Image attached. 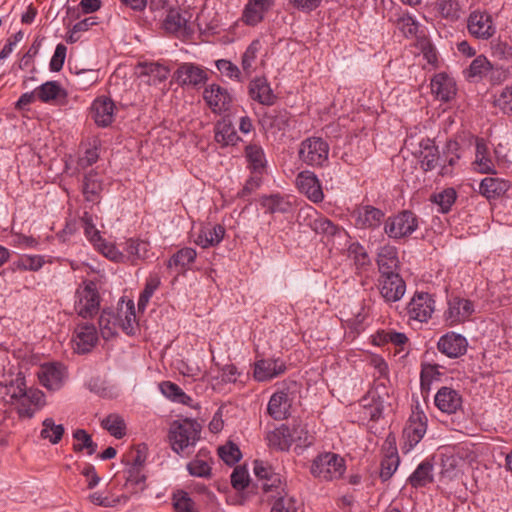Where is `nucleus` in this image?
<instances>
[{
  "instance_id": "obj_1",
  "label": "nucleus",
  "mask_w": 512,
  "mask_h": 512,
  "mask_svg": "<svg viewBox=\"0 0 512 512\" xmlns=\"http://www.w3.org/2000/svg\"><path fill=\"white\" fill-rule=\"evenodd\" d=\"M12 402L20 418H33L36 411L46 405L45 394L36 388H27L25 378L18 374L8 388Z\"/></svg>"
},
{
  "instance_id": "obj_2",
  "label": "nucleus",
  "mask_w": 512,
  "mask_h": 512,
  "mask_svg": "<svg viewBox=\"0 0 512 512\" xmlns=\"http://www.w3.org/2000/svg\"><path fill=\"white\" fill-rule=\"evenodd\" d=\"M201 425L195 420L174 421L169 430L171 448L179 455L189 454L200 439Z\"/></svg>"
},
{
  "instance_id": "obj_3",
  "label": "nucleus",
  "mask_w": 512,
  "mask_h": 512,
  "mask_svg": "<svg viewBox=\"0 0 512 512\" xmlns=\"http://www.w3.org/2000/svg\"><path fill=\"white\" fill-rule=\"evenodd\" d=\"M101 296L93 280H84L74 294V310L83 319H91L100 310Z\"/></svg>"
},
{
  "instance_id": "obj_4",
  "label": "nucleus",
  "mask_w": 512,
  "mask_h": 512,
  "mask_svg": "<svg viewBox=\"0 0 512 512\" xmlns=\"http://www.w3.org/2000/svg\"><path fill=\"white\" fill-rule=\"evenodd\" d=\"M345 469V461L341 456L333 452H325L312 461L310 472L316 478L331 481L339 479Z\"/></svg>"
},
{
  "instance_id": "obj_5",
  "label": "nucleus",
  "mask_w": 512,
  "mask_h": 512,
  "mask_svg": "<svg viewBox=\"0 0 512 512\" xmlns=\"http://www.w3.org/2000/svg\"><path fill=\"white\" fill-rule=\"evenodd\" d=\"M329 144L321 137H308L299 147V159L308 166L321 168L327 165Z\"/></svg>"
},
{
  "instance_id": "obj_6",
  "label": "nucleus",
  "mask_w": 512,
  "mask_h": 512,
  "mask_svg": "<svg viewBox=\"0 0 512 512\" xmlns=\"http://www.w3.org/2000/svg\"><path fill=\"white\" fill-rule=\"evenodd\" d=\"M419 226L418 217L410 210H403L385 220L384 231L390 238L410 236Z\"/></svg>"
},
{
  "instance_id": "obj_7",
  "label": "nucleus",
  "mask_w": 512,
  "mask_h": 512,
  "mask_svg": "<svg viewBox=\"0 0 512 512\" xmlns=\"http://www.w3.org/2000/svg\"><path fill=\"white\" fill-rule=\"evenodd\" d=\"M254 474L261 481V488L265 494H269V498L287 491L282 476L270 464L254 461Z\"/></svg>"
},
{
  "instance_id": "obj_8",
  "label": "nucleus",
  "mask_w": 512,
  "mask_h": 512,
  "mask_svg": "<svg viewBox=\"0 0 512 512\" xmlns=\"http://www.w3.org/2000/svg\"><path fill=\"white\" fill-rule=\"evenodd\" d=\"M427 429V418L423 412L413 413L403 430L404 452L412 450L424 437Z\"/></svg>"
},
{
  "instance_id": "obj_9",
  "label": "nucleus",
  "mask_w": 512,
  "mask_h": 512,
  "mask_svg": "<svg viewBox=\"0 0 512 512\" xmlns=\"http://www.w3.org/2000/svg\"><path fill=\"white\" fill-rule=\"evenodd\" d=\"M203 99L215 114L230 110L233 98L229 91L219 84H210L203 91Z\"/></svg>"
},
{
  "instance_id": "obj_10",
  "label": "nucleus",
  "mask_w": 512,
  "mask_h": 512,
  "mask_svg": "<svg viewBox=\"0 0 512 512\" xmlns=\"http://www.w3.org/2000/svg\"><path fill=\"white\" fill-rule=\"evenodd\" d=\"M352 218L356 228L374 230L384 221L385 213L372 205H361L353 211Z\"/></svg>"
},
{
  "instance_id": "obj_11",
  "label": "nucleus",
  "mask_w": 512,
  "mask_h": 512,
  "mask_svg": "<svg viewBox=\"0 0 512 512\" xmlns=\"http://www.w3.org/2000/svg\"><path fill=\"white\" fill-rule=\"evenodd\" d=\"M435 301L427 292H416L407 305V312L411 319L426 322L434 311Z\"/></svg>"
},
{
  "instance_id": "obj_12",
  "label": "nucleus",
  "mask_w": 512,
  "mask_h": 512,
  "mask_svg": "<svg viewBox=\"0 0 512 512\" xmlns=\"http://www.w3.org/2000/svg\"><path fill=\"white\" fill-rule=\"evenodd\" d=\"M468 348L467 339L456 332H447L437 342V349L448 358H459L466 354Z\"/></svg>"
},
{
  "instance_id": "obj_13",
  "label": "nucleus",
  "mask_w": 512,
  "mask_h": 512,
  "mask_svg": "<svg viewBox=\"0 0 512 512\" xmlns=\"http://www.w3.org/2000/svg\"><path fill=\"white\" fill-rule=\"evenodd\" d=\"M296 186L310 201L319 203L323 201L324 193L321 183L312 171L305 170L296 176Z\"/></svg>"
},
{
  "instance_id": "obj_14",
  "label": "nucleus",
  "mask_w": 512,
  "mask_h": 512,
  "mask_svg": "<svg viewBox=\"0 0 512 512\" xmlns=\"http://www.w3.org/2000/svg\"><path fill=\"white\" fill-rule=\"evenodd\" d=\"M468 30L479 39H488L494 35L496 28L492 16L487 12L474 11L468 18Z\"/></svg>"
},
{
  "instance_id": "obj_15",
  "label": "nucleus",
  "mask_w": 512,
  "mask_h": 512,
  "mask_svg": "<svg viewBox=\"0 0 512 512\" xmlns=\"http://www.w3.org/2000/svg\"><path fill=\"white\" fill-rule=\"evenodd\" d=\"M380 293L386 302H397L405 294L406 283L399 273L380 276Z\"/></svg>"
},
{
  "instance_id": "obj_16",
  "label": "nucleus",
  "mask_w": 512,
  "mask_h": 512,
  "mask_svg": "<svg viewBox=\"0 0 512 512\" xmlns=\"http://www.w3.org/2000/svg\"><path fill=\"white\" fill-rule=\"evenodd\" d=\"M434 403L441 412L455 414L462 409L463 400L459 391L443 386L435 394Z\"/></svg>"
},
{
  "instance_id": "obj_17",
  "label": "nucleus",
  "mask_w": 512,
  "mask_h": 512,
  "mask_svg": "<svg viewBox=\"0 0 512 512\" xmlns=\"http://www.w3.org/2000/svg\"><path fill=\"white\" fill-rule=\"evenodd\" d=\"M248 95L252 100L265 106H272L277 100L270 83L264 76L255 77L249 82Z\"/></svg>"
},
{
  "instance_id": "obj_18",
  "label": "nucleus",
  "mask_w": 512,
  "mask_h": 512,
  "mask_svg": "<svg viewBox=\"0 0 512 512\" xmlns=\"http://www.w3.org/2000/svg\"><path fill=\"white\" fill-rule=\"evenodd\" d=\"M416 154L419 158L420 166L425 172L432 171L440 166L442 158L434 140L430 138L421 139L419 151Z\"/></svg>"
},
{
  "instance_id": "obj_19",
  "label": "nucleus",
  "mask_w": 512,
  "mask_h": 512,
  "mask_svg": "<svg viewBox=\"0 0 512 512\" xmlns=\"http://www.w3.org/2000/svg\"><path fill=\"white\" fill-rule=\"evenodd\" d=\"M114 102L105 96L96 98L91 105V115L99 127H108L114 121Z\"/></svg>"
},
{
  "instance_id": "obj_20",
  "label": "nucleus",
  "mask_w": 512,
  "mask_h": 512,
  "mask_svg": "<svg viewBox=\"0 0 512 512\" xmlns=\"http://www.w3.org/2000/svg\"><path fill=\"white\" fill-rule=\"evenodd\" d=\"M448 305L445 318L450 326L464 322L474 312V304L468 299L455 297L449 301Z\"/></svg>"
},
{
  "instance_id": "obj_21",
  "label": "nucleus",
  "mask_w": 512,
  "mask_h": 512,
  "mask_svg": "<svg viewBox=\"0 0 512 512\" xmlns=\"http://www.w3.org/2000/svg\"><path fill=\"white\" fill-rule=\"evenodd\" d=\"M293 398L285 390L276 391L268 402L267 412L274 420H284L290 416Z\"/></svg>"
},
{
  "instance_id": "obj_22",
  "label": "nucleus",
  "mask_w": 512,
  "mask_h": 512,
  "mask_svg": "<svg viewBox=\"0 0 512 512\" xmlns=\"http://www.w3.org/2000/svg\"><path fill=\"white\" fill-rule=\"evenodd\" d=\"M74 341L79 353H88L98 342V333L95 325L90 323L78 324L74 330Z\"/></svg>"
},
{
  "instance_id": "obj_23",
  "label": "nucleus",
  "mask_w": 512,
  "mask_h": 512,
  "mask_svg": "<svg viewBox=\"0 0 512 512\" xmlns=\"http://www.w3.org/2000/svg\"><path fill=\"white\" fill-rule=\"evenodd\" d=\"M37 376L42 386L48 390H58L63 385L64 368L54 363L44 364L37 372Z\"/></svg>"
},
{
  "instance_id": "obj_24",
  "label": "nucleus",
  "mask_w": 512,
  "mask_h": 512,
  "mask_svg": "<svg viewBox=\"0 0 512 512\" xmlns=\"http://www.w3.org/2000/svg\"><path fill=\"white\" fill-rule=\"evenodd\" d=\"M510 188L507 180L499 177H485L479 184L478 192L488 201L503 197Z\"/></svg>"
},
{
  "instance_id": "obj_25",
  "label": "nucleus",
  "mask_w": 512,
  "mask_h": 512,
  "mask_svg": "<svg viewBox=\"0 0 512 512\" xmlns=\"http://www.w3.org/2000/svg\"><path fill=\"white\" fill-rule=\"evenodd\" d=\"M37 99L43 103L65 104L68 93L58 81H47L36 88Z\"/></svg>"
},
{
  "instance_id": "obj_26",
  "label": "nucleus",
  "mask_w": 512,
  "mask_h": 512,
  "mask_svg": "<svg viewBox=\"0 0 512 512\" xmlns=\"http://www.w3.org/2000/svg\"><path fill=\"white\" fill-rule=\"evenodd\" d=\"M376 261L380 276L398 273L399 259L396 247L391 245L380 247Z\"/></svg>"
},
{
  "instance_id": "obj_27",
  "label": "nucleus",
  "mask_w": 512,
  "mask_h": 512,
  "mask_svg": "<svg viewBox=\"0 0 512 512\" xmlns=\"http://www.w3.org/2000/svg\"><path fill=\"white\" fill-rule=\"evenodd\" d=\"M431 91L442 102H448L456 95V83L445 73L436 74L431 80Z\"/></svg>"
},
{
  "instance_id": "obj_28",
  "label": "nucleus",
  "mask_w": 512,
  "mask_h": 512,
  "mask_svg": "<svg viewBox=\"0 0 512 512\" xmlns=\"http://www.w3.org/2000/svg\"><path fill=\"white\" fill-rule=\"evenodd\" d=\"M285 364L279 359H262L254 365V378L264 382L284 373Z\"/></svg>"
},
{
  "instance_id": "obj_29",
  "label": "nucleus",
  "mask_w": 512,
  "mask_h": 512,
  "mask_svg": "<svg viewBox=\"0 0 512 512\" xmlns=\"http://www.w3.org/2000/svg\"><path fill=\"white\" fill-rule=\"evenodd\" d=\"M175 75L181 85L197 86L208 79L206 72L193 63H183L177 68Z\"/></svg>"
},
{
  "instance_id": "obj_30",
  "label": "nucleus",
  "mask_w": 512,
  "mask_h": 512,
  "mask_svg": "<svg viewBox=\"0 0 512 512\" xmlns=\"http://www.w3.org/2000/svg\"><path fill=\"white\" fill-rule=\"evenodd\" d=\"M265 439L270 448L279 451H288L295 441L293 433L290 431L289 427L284 424L269 431Z\"/></svg>"
},
{
  "instance_id": "obj_31",
  "label": "nucleus",
  "mask_w": 512,
  "mask_h": 512,
  "mask_svg": "<svg viewBox=\"0 0 512 512\" xmlns=\"http://www.w3.org/2000/svg\"><path fill=\"white\" fill-rule=\"evenodd\" d=\"M272 4L273 0H250L244 8L242 20L247 25H257L263 20L265 12L269 10Z\"/></svg>"
},
{
  "instance_id": "obj_32",
  "label": "nucleus",
  "mask_w": 512,
  "mask_h": 512,
  "mask_svg": "<svg viewBox=\"0 0 512 512\" xmlns=\"http://www.w3.org/2000/svg\"><path fill=\"white\" fill-rule=\"evenodd\" d=\"M214 138L221 146L235 145L240 140L231 120L225 117L216 122Z\"/></svg>"
},
{
  "instance_id": "obj_33",
  "label": "nucleus",
  "mask_w": 512,
  "mask_h": 512,
  "mask_svg": "<svg viewBox=\"0 0 512 512\" xmlns=\"http://www.w3.org/2000/svg\"><path fill=\"white\" fill-rule=\"evenodd\" d=\"M474 170L483 174H495V165L489 157L488 146L483 139H476Z\"/></svg>"
},
{
  "instance_id": "obj_34",
  "label": "nucleus",
  "mask_w": 512,
  "mask_h": 512,
  "mask_svg": "<svg viewBox=\"0 0 512 512\" xmlns=\"http://www.w3.org/2000/svg\"><path fill=\"white\" fill-rule=\"evenodd\" d=\"M224 235L225 228L220 224L213 227L205 226L199 230L195 243L202 248L214 247L223 240Z\"/></svg>"
},
{
  "instance_id": "obj_35",
  "label": "nucleus",
  "mask_w": 512,
  "mask_h": 512,
  "mask_svg": "<svg viewBox=\"0 0 512 512\" xmlns=\"http://www.w3.org/2000/svg\"><path fill=\"white\" fill-rule=\"evenodd\" d=\"M433 481V463L431 459L422 461L408 478L409 484L414 488L425 487Z\"/></svg>"
},
{
  "instance_id": "obj_36",
  "label": "nucleus",
  "mask_w": 512,
  "mask_h": 512,
  "mask_svg": "<svg viewBox=\"0 0 512 512\" xmlns=\"http://www.w3.org/2000/svg\"><path fill=\"white\" fill-rule=\"evenodd\" d=\"M245 157L251 173L263 174L265 172L267 161L261 146L257 144L247 145L245 148Z\"/></svg>"
},
{
  "instance_id": "obj_37",
  "label": "nucleus",
  "mask_w": 512,
  "mask_h": 512,
  "mask_svg": "<svg viewBox=\"0 0 512 512\" xmlns=\"http://www.w3.org/2000/svg\"><path fill=\"white\" fill-rule=\"evenodd\" d=\"M98 323L102 337L109 340L117 335L119 314L114 313L111 309H103Z\"/></svg>"
},
{
  "instance_id": "obj_38",
  "label": "nucleus",
  "mask_w": 512,
  "mask_h": 512,
  "mask_svg": "<svg viewBox=\"0 0 512 512\" xmlns=\"http://www.w3.org/2000/svg\"><path fill=\"white\" fill-rule=\"evenodd\" d=\"M362 415L371 421H377L383 413V401L380 396L369 392L361 400Z\"/></svg>"
},
{
  "instance_id": "obj_39",
  "label": "nucleus",
  "mask_w": 512,
  "mask_h": 512,
  "mask_svg": "<svg viewBox=\"0 0 512 512\" xmlns=\"http://www.w3.org/2000/svg\"><path fill=\"white\" fill-rule=\"evenodd\" d=\"M489 70H491V62L484 55H479L464 70V75L468 80L482 79L487 76Z\"/></svg>"
},
{
  "instance_id": "obj_40",
  "label": "nucleus",
  "mask_w": 512,
  "mask_h": 512,
  "mask_svg": "<svg viewBox=\"0 0 512 512\" xmlns=\"http://www.w3.org/2000/svg\"><path fill=\"white\" fill-rule=\"evenodd\" d=\"M164 29L173 34L187 35V20L177 10H170L163 22Z\"/></svg>"
},
{
  "instance_id": "obj_41",
  "label": "nucleus",
  "mask_w": 512,
  "mask_h": 512,
  "mask_svg": "<svg viewBox=\"0 0 512 512\" xmlns=\"http://www.w3.org/2000/svg\"><path fill=\"white\" fill-rule=\"evenodd\" d=\"M102 190V183L98 179V174L91 170L84 176L82 192L86 201L94 202L97 200L100 191Z\"/></svg>"
},
{
  "instance_id": "obj_42",
  "label": "nucleus",
  "mask_w": 512,
  "mask_h": 512,
  "mask_svg": "<svg viewBox=\"0 0 512 512\" xmlns=\"http://www.w3.org/2000/svg\"><path fill=\"white\" fill-rule=\"evenodd\" d=\"M262 45L259 39L253 40L246 48L241 57V68L246 76H250L255 71V61Z\"/></svg>"
},
{
  "instance_id": "obj_43",
  "label": "nucleus",
  "mask_w": 512,
  "mask_h": 512,
  "mask_svg": "<svg viewBox=\"0 0 512 512\" xmlns=\"http://www.w3.org/2000/svg\"><path fill=\"white\" fill-rule=\"evenodd\" d=\"M140 74L149 76V84H157L165 81L169 74V69L159 63H140Z\"/></svg>"
},
{
  "instance_id": "obj_44",
  "label": "nucleus",
  "mask_w": 512,
  "mask_h": 512,
  "mask_svg": "<svg viewBox=\"0 0 512 512\" xmlns=\"http://www.w3.org/2000/svg\"><path fill=\"white\" fill-rule=\"evenodd\" d=\"M264 121L268 122L271 128L284 132L290 128L292 118L286 109H274L265 115Z\"/></svg>"
},
{
  "instance_id": "obj_45",
  "label": "nucleus",
  "mask_w": 512,
  "mask_h": 512,
  "mask_svg": "<svg viewBox=\"0 0 512 512\" xmlns=\"http://www.w3.org/2000/svg\"><path fill=\"white\" fill-rule=\"evenodd\" d=\"M459 144L457 141H448L446 144V149L444 151L445 163H440V171L439 174L441 176H448L452 174V167L458 162L460 159V155L458 154Z\"/></svg>"
},
{
  "instance_id": "obj_46",
  "label": "nucleus",
  "mask_w": 512,
  "mask_h": 512,
  "mask_svg": "<svg viewBox=\"0 0 512 512\" xmlns=\"http://www.w3.org/2000/svg\"><path fill=\"white\" fill-rule=\"evenodd\" d=\"M261 206L267 213H287L291 209V204L279 194L263 196L261 198Z\"/></svg>"
},
{
  "instance_id": "obj_47",
  "label": "nucleus",
  "mask_w": 512,
  "mask_h": 512,
  "mask_svg": "<svg viewBox=\"0 0 512 512\" xmlns=\"http://www.w3.org/2000/svg\"><path fill=\"white\" fill-rule=\"evenodd\" d=\"M405 37L415 36L418 31V22L408 13H395V18H390Z\"/></svg>"
},
{
  "instance_id": "obj_48",
  "label": "nucleus",
  "mask_w": 512,
  "mask_h": 512,
  "mask_svg": "<svg viewBox=\"0 0 512 512\" xmlns=\"http://www.w3.org/2000/svg\"><path fill=\"white\" fill-rule=\"evenodd\" d=\"M274 499L271 512H298V501L287 491L270 497Z\"/></svg>"
},
{
  "instance_id": "obj_49",
  "label": "nucleus",
  "mask_w": 512,
  "mask_h": 512,
  "mask_svg": "<svg viewBox=\"0 0 512 512\" xmlns=\"http://www.w3.org/2000/svg\"><path fill=\"white\" fill-rule=\"evenodd\" d=\"M125 475L126 482L124 486L128 491L137 493L138 491H142L144 489L146 478L140 468L130 466L125 471Z\"/></svg>"
},
{
  "instance_id": "obj_50",
  "label": "nucleus",
  "mask_w": 512,
  "mask_h": 512,
  "mask_svg": "<svg viewBox=\"0 0 512 512\" xmlns=\"http://www.w3.org/2000/svg\"><path fill=\"white\" fill-rule=\"evenodd\" d=\"M42 425L43 429L40 435L43 439H48L52 444H57L61 441L65 432L62 424H55L52 418H46Z\"/></svg>"
},
{
  "instance_id": "obj_51",
  "label": "nucleus",
  "mask_w": 512,
  "mask_h": 512,
  "mask_svg": "<svg viewBox=\"0 0 512 512\" xmlns=\"http://www.w3.org/2000/svg\"><path fill=\"white\" fill-rule=\"evenodd\" d=\"M45 263L44 257L41 255H21L17 260L13 261L14 269L21 271H38Z\"/></svg>"
},
{
  "instance_id": "obj_52",
  "label": "nucleus",
  "mask_w": 512,
  "mask_h": 512,
  "mask_svg": "<svg viewBox=\"0 0 512 512\" xmlns=\"http://www.w3.org/2000/svg\"><path fill=\"white\" fill-rule=\"evenodd\" d=\"M457 198L456 191L453 188H446L443 191L433 194L431 201L435 203L441 213H448Z\"/></svg>"
},
{
  "instance_id": "obj_53",
  "label": "nucleus",
  "mask_w": 512,
  "mask_h": 512,
  "mask_svg": "<svg viewBox=\"0 0 512 512\" xmlns=\"http://www.w3.org/2000/svg\"><path fill=\"white\" fill-rule=\"evenodd\" d=\"M101 426L117 439H121L125 435L124 419L117 414H110L105 417L101 421Z\"/></svg>"
},
{
  "instance_id": "obj_54",
  "label": "nucleus",
  "mask_w": 512,
  "mask_h": 512,
  "mask_svg": "<svg viewBox=\"0 0 512 512\" xmlns=\"http://www.w3.org/2000/svg\"><path fill=\"white\" fill-rule=\"evenodd\" d=\"M73 438L76 441L73 446L75 452H80L84 449L87 450L88 455H93L96 452L97 444L84 429H76L73 432Z\"/></svg>"
},
{
  "instance_id": "obj_55",
  "label": "nucleus",
  "mask_w": 512,
  "mask_h": 512,
  "mask_svg": "<svg viewBox=\"0 0 512 512\" xmlns=\"http://www.w3.org/2000/svg\"><path fill=\"white\" fill-rule=\"evenodd\" d=\"M161 281L160 277L156 274H150L149 277L146 279L145 287L143 291L141 292L139 299H138V309L141 311H144L147 304L149 303L150 298L154 294V292L158 289L160 286Z\"/></svg>"
},
{
  "instance_id": "obj_56",
  "label": "nucleus",
  "mask_w": 512,
  "mask_h": 512,
  "mask_svg": "<svg viewBox=\"0 0 512 512\" xmlns=\"http://www.w3.org/2000/svg\"><path fill=\"white\" fill-rule=\"evenodd\" d=\"M197 253L196 250L191 247H185L178 250L175 254L167 262V267L172 268L175 267H186L187 265L193 263L196 259Z\"/></svg>"
},
{
  "instance_id": "obj_57",
  "label": "nucleus",
  "mask_w": 512,
  "mask_h": 512,
  "mask_svg": "<svg viewBox=\"0 0 512 512\" xmlns=\"http://www.w3.org/2000/svg\"><path fill=\"white\" fill-rule=\"evenodd\" d=\"M435 6L442 18L450 21L460 18V5L456 0H437Z\"/></svg>"
},
{
  "instance_id": "obj_58",
  "label": "nucleus",
  "mask_w": 512,
  "mask_h": 512,
  "mask_svg": "<svg viewBox=\"0 0 512 512\" xmlns=\"http://www.w3.org/2000/svg\"><path fill=\"white\" fill-rule=\"evenodd\" d=\"M126 251L134 259L145 260L149 257V243L143 240L129 239L126 242Z\"/></svg>"
},
{
  "instance_id": "obj_59",
  "label": "nucleus",
  "mask_w": 512,
  "mask_h": 512,
  "mask_svg": "<svg viewBox=\"0 0 512 512\" xmlns=\"http://www.w3.org/2000/svg\"><path fill=\"white\" fill-rule=\"evenodd\" d=\"M311 229L317 234L334 236L339 231V227L330 219L319 216L310 222Z\"/></svg>"
},
{
  "instance_id": "obj_60",
  "label": "nucleus",
  "mask_w": 512,
  "mask_h": 512,
  "mask_svg": "<svg viewBox=\"0 0 512 512\" xmlns=\"http://www.w3.org/2000/svg\"><path fill=\"white\" fill-rule=\"evenodd\" d=\"M173 507L176 512H198L194 501L183 490H178L173 494Z\"/></svg>"
},
{
  "instance_id": "obj_61",
  "label": "nucleus",
  "mask_w": 512,
  "mask_h": 512,
  "mask_svg": "<svg viewBox=\"0 0 512 512\" xmlns=\"http://www.w3.org/2000/svg\"><path fill=\"white\" fill-rule=\"evenodd\" d=\"M217 70L225 77L242 82V72L237 65L227 59H219L215 61Z\"/></svg>"
},
{
  "instance_id": "obj_62",
  "label": "nucleus",
  "mask_w": 512,
  "mask_h": 512,
  "mask_svg": "<svg viewBox=\"0 0 512 512\" xmlns=\"http://www.w3.org/2000/svg\"><path fill=\"white\" fill-rule=\"evenodd\" d=\"M218 455L227 465L230 466L236 464L242 457L239 447L232 442L220 446L218 448Z\"/></svg>"
},
{
  "instance_id": "obj_63",
  "label": "nucleus",
  "mask_w": 512,
  "mask_h": 512,
  "mask_svg": "<svg viewBox=\"0 0 512 512\" xmlns=\"http://www.w3.org/2000/svg\"><path fill=\"white\" fill-rule=\"evenodd\" d=\"M98 80V72L94 69H82L75 73V85L80 90H86Z\"/></svg>"
},
{
  "instance_id": "obj_64",
  "label": "nucleus",
  "mask_w": 512,
  "mask_h": 512,
  "mask_svg": "<svg viewBox=\"0 0 512 512\" xmlns=\"http://www.w3.org/2000/svg\"><path fill=\"white\" fill-rule=\"evenodd\" d=\"M187 470L194 477H211V466L206 460L200 459L199 455L187 464Z\"/></svg>"
}]
</instances>
